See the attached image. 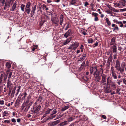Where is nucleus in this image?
<instances>
[{
  "label": "nucleus",
  "mask_w": 126,
  "mask_h": 126,
  "mask_svg": "<svg viewBox=\"0 0 126 126\" xmlns=\"http://www.w3.org/2000/svg\"><path fill=\"white\" fill-rule=\"evenodd\" d=\"M115 82L111 81L110 77H108L107 80V84L108 85H110L112 89L114 90L116 88Z\"/></svg>",
  "instance_id": "nucleus-1"
},
{
  "label": "nucleus",
  "mask_w": 126,
  "mask_h": 126,
  "mask_svg": "<svg viewBox=\"0 0 126 126\" xmlns=\"http://www.w3.org/2000/svg\"><path fill=\"white\" fill-rule=\"evenodd\" d=\"M113 4L114 5V6L115 7L121 8L122 7L126 5L125 1L123 0H121L116 3H113Z\"/></svg>",
  "instance_id": "nucleus-2"
},
{
  "label": "nucleus",
  "mask_w": 126,
  "mask_h": 126,
  "mask_svg": "<svg viewBox=\"0 0 126 126\" xmlns=\"http://www.w3.org/2000/svg\"><path fill=\"white\" fill-rule=\"evenodd\" d=\"M10 70H8L7 71V75L4 74H1L0 76V84L2 83L3 80H3L4 81H6L7 77V75L8 74V72H9Z\"/></svg>",
  "instance_id": "nucleus-3"
},
{
  "label": "nucleus",
  "mask_w": 126,
  "mask_h": 126,
  "mask_svg": "<svg viewBox=\"0 0 126 126\" xmlns=\"http://www.w3.org/2000/svg\"><path fill=\"white\" fill-rule=\"evenodd\" d=\"M98 70L96 66L92 67H90V73L92 74L93 73V74H95V73H96L98 72Z\"/></svg>",
  "instance_id": "nucleus-4"
},
{
  "label": "nucleus",
  "mask_w": 126,
  "mask_h": 126,
  "mask_svg": "<svg viewBox=\"0 0 126 126\" xmlns=\"http://www.w3.org/2000/svg\"><path fill=\"white\" fill-rule=\"evenodd\" d=\"M79 45L78 43H74L71 45L68 48L70 49L75 50L78 47Z\"/></svg>",
  "instance_id": "nucleus-5"
},
{
  "label": "nucleus",
  "mask_w": 126,
  "mask_h": 126,
  "mask_svg": "<svg viewBox=\"0 0 126 126\" xmlns=\"http://www.w3.org/2000/svg\"><path fill=\"white\" fill-rule=\"evenodd\" d=\"M94 77L95 79V81L97 82L99 81L100 79V76L99 72L95 73V74H93Z\"/></svg>",
  "instance_id": "nucleus-6"
},
{
  "label": "nucleus",
  "mask_w": 126,
  "mask_h": 126,
  "mask_svg": "<svg viewBox=\"0 0 126 126\" xmlns=\"http://www.w3.org/2000/svg\"><path fill=\"white\" fill-rule=\"evenodd\" d=\"M32 102H30V103L29 102H28V101H25L24 102L23 104H22V110H23L24 108L26 106H28L29 105H30V106L32 104Z\"/></svg>",
  "instance_id": "nucleus-7"
},
{
  "label": "nucleus",
  "mask_w": 126,
  "mask_h": 126,
  "mask_svg": "<svg viewBox=\"0 0 126 126\" xmlns=\"http://www.w3.org/2000/svg\"><path fill=\"white\" fill-rule=\"evenodd\" d=\"M60 122V120H58L53 122H50L48 123V125L49 126H53L57 124Z\"/></svg>",
  "instance_id": "nucleus-8"
},
{
  "label": "nucleus",
  "mask_w": 126,
  "mask_h": 126,
  "mask_svg": "<svg viewBox=\"0 0 126 126\" xmlns=\"http://www.w3.org/2000/svg\"><path fill=\"white\" fill-rule=\"evenodd\" d=\"M101 76L102 83H103V85H105L106 84V79L107 75L104 74H102Z\"/></svg>",
  "instance_id": "nucleus-9"
},
{
  "label": "nucleus",
  "mask_w": 126,
  "mask_h": 126,
  "mask_svg": "<svg viewBox=\"0 0 126 126\" xmlns=\"http://www.w3.org/2000/svg\"><path fill=\"white\" fill-rule=\"evenodd\" d=\"M71 31L70 29H69L65 33L64 35V36L66 38H67L68 36L70 35L71 34Z\"/></svg>",
  "instance_id": "nucleus-10"
},
{
  "label": "nucleus",
  "mask_w": 126,
  "mask_h": 126,
  "mask_svg": "<svg viewBox=\"0 0 126 126\" xmlns=\"http://www.w3.org/2000/svg\"><path fill=\"white\" fill-rule=\"evenodd\" d=\"M36 5H35L33 7V10H32L31 13V16L32 17L35 13V11L36 10Z\"/></svg>",
  "instance_id": "nucleus-11"
},
{
  "label": "nucleus",
  "mask_w": 126,
  "mask_h": 126,
  "mask_svg": "<svg viewBox=\"0 0 126 126\" xmlns=\"http://www.w3.org/2000/svg\"><path fill=\"white\" fill-rule=\"evenodd\" d=\"M86 57V55L85 54L83 55L78 60L79 61H82L85 60Z\"/></svg>",
  "instance_id": "nucleus-12"
},
{
  "label": "nucleus",
  "mask_w": 126,
  "mask_h": 126,
  "mask_svg": "<svg viewBox=\"0 0 126 126\" xmlns=\"http://www.w3.org/2000/svg\"><path fill=\"white\" fill-rule=\"evenodd\" d=\"M51 20L53 23L56 24H57L59 21L58 18L56 17H55L53 19H52Z\"/></svg>",
  "instance_id": "nucleus-13"
},
{
  "label": "nucleus",
  "mask_w": 126,
  "mask_h": 126,
  "mask_svg": "<svg viewBox=\"0 0 126 126\" xmlns=\"http://www.w3.org/2000/svg\"><path fill=\"white\" fill-rule=\"evenodd\" d=\"M120 66V63L119 61L117 60L116 62L115 67H118Z\"/></svg>",
  "instance_id": "nucleus-14"
},
{
  "label": "nucleus",
  "mask_w": 126,
  "mask_h": 126,
  "mask_svg": "<svg viewBox=\"0 0 126 126\" xmlns=\"http://www.w3.org/2000/svg\"><path fill=\"white\" fill-rule=\"evenodd\" d=\"M85 62L84 61L81 64L80 67L79 69V70H81L84 67V66L85 65Z\"/></svg>",
  "instance_id": "nucleus-15"
},
{
  "label": "nucleus",
  "mask_w": 126,
  "mask_h": 126,
  "mask_svg": "<svg viewBox=\"0 0 126 126\" xmlns=\"http://www.w3.org/2000/svg\"><path fill=\"white\" fill-rule=\"evenodd\" d=\"M60 25H62L63 21V16H61L60 17Z\"/></svg>",
  "instance_id": "nucleus-16"
},
{
  "label": "nucleus",
  "mask_w": 126,
  "mask_h": 126,
  "mask_svg": "<svg viewBox=\"0 0 126 126\" xmlns=\"http://www.w3.org/2000/svg\"><path fill=\"white\" fill-rule=\"evenodd\" d=\"M16 2H15V3L13 4V6L12 7V9H11V11H14L15 10L16 7Z\"/></svg>",
  "instance_id": "nucleus-17"
},
{
  "label": "nucleus",
  "mask_w": 126,
  "mask_h": 126,
  "mask_svg": "<svg viewBox=\"0 0 126 126\" xmlns=\"http://www.w3.org/2000/svg\"><path fill=\"white\" fill-rule=\"evenodd\" d=\"M77 0H70L69 2L71 5H74L77 2Z\"/></svg>",
  "instance_id": "nucleus-18"
},
{
  "label": "nucleus",
  "mask_w": 126,
  "mask_h": 126,
  "mask_svg": "<svg viewBox=\"0 0 126 126\" xmlns=\"http://www.w3.org/2000/svg\"><path fill=\"white\" fill-rule=\"evenodd\" d=\"M11 81L10 80V79H8L7 80V86L8 87H9V86L11 85Z\"/></svg>",
  "instance_id": "nucleus-19"
},
{
  "label": "nucleus",
  "mask_w": 126,
  "mask_h": 126,
  "mask_svg": "<svg viewBox=\"0 0 126 126\" xmlns=\"http://www.w3.org/2000/svg\"><path fill=\"white\" fill-rule=\"evenodd\" d=\"M105 18L107 24L109 26L110 25L111 23L109 21L108 18L107 17H105Z\"/></svg>",
  "instance_id": "nucleus-20"
},
{
  "label": "nucleus",
  "mask_w": 126,
  "mask_h": 126,
  "mask_svg": "<svg viewBox=\"0 0 126 126\" xmlns=\"http://www.w3.org/2000/svg\"><path fill=\"white\" fill-rule=\"evenodd\" d=\"M71 39H68L65 42L63 43V44L64 45H65L67 44L71 41Z\"/></svg>",
  "instance_id": "nucleus-21"
},
{
  "label": "nucleus",
  "mask_w": 126,
  "mask_h": 126,
  "mask_svg": "<svg viewBox=\"0 0 126 126\" xmlns=\"http://www.w3.org/2000/svg\"><path fill=\"white\" fill-rule=\"evenodd\" d=\"M5 65L8 68H10L11 67V64L9 62L6 63Z\"/></svg>",
  "instance_id": "nucleus-22"
},
{
  "label": "nucleus",
  "mask_w": 126,
  "mask_h": 126,
  "mask_svg": "<svg viewBox=\"0 0 126 126\" xmlns=\"http://www.w3.org/2000/svg\"><path fill=\"white\" fill-rule=\"evenodd\" d=\"M112 53L110 54V56L108 59V60L110 62L112 61Z\"/></svg>",
  "instance_id": "nucleus-23"
},
{
  "label": "nucleus",
  "mask_w": 126,
  "mask_h": 126,
  "mask_svg": "<svg viewBox=\"0 0 126 126\" xmlns=\"http://www.w3.org/2000/svg\"><path fill=\"white\" fill-rule=\"evenodd\" d=\"M115 40L114 38H113L111 40L110 43V45H114L115 43Z\"/></svg>",
  "instance_id": "nucleus-24"
},
{
  "label": "nucleus",
  "mask_w": 126,
  "mask_h": 126,
  "mask_svg": "<svg viewBox=\"0 0 126 126\" xmlns=\"http://www.w3.org/2000/svg\"><path fill=\"white\" fill-rule=\"evenodd\" d=\"M112 74V76L113 77V79H116L117 78V76L115 73L114 72H112L111 73Z\"/></svg>",
  "instance_id": "nucleus-25"
},
{
  "label": "nucleus",
  "mask_w": 126,
  "mask_h": 126,
  "mask_svg": "<svg viewBox=\"0 0 126 126\" xmlns=\"http://www.w3.org/2000/svg\"><path fill=\"white\" fill-rule=\"evenodd\" d=\"M25 11L28 14H29L31 11V9L30 8H25Z\"/></svg>",
  "instance_id": "nucleus-26"
},
{
  "label": "nucleus",
  "mask_w": 126,
  "mask_h": 126,
  "mask_svg": "<svg viewBox=\"0 0 126 126\" xmlns=\"http://www.w3.org/2000/svg\"><path fill=\"white\" fill-rule=\"evenodd\" d=\"M67 124V121H64L61 123L59 124L60 126H63Z\"/></svg>",
  "instance_id": "nucleus-27"
},
{
  "label": "nucleus",
  "mask_w": 126,
  "mask_h": 126,
  "mask_svg": "<svg viewBox=\"0 0 126 126\" xmlns=\"http://www.w3.org/2000/svg\"><path fill=\"white\" fill-rule=\"evenodd\" d=\"M116 49V46L114 45L113 47V52H116L117 51Z\"/></svg>",
  "instance_id": "nucleus-28"
},
{
  "label": "nucleus",
  "mask_w": 126,
  "mask_h": 126,
  "mask_svg": "<svg viewBox=\"0 0 126 126\" xmlns=\"http://www.w3.org/2000/svg\"><path fill=\"white\" fill-rule=\"evenodd\" d=\"M31 98V96L30 95H29L27 96L26 101H27L28 102H30V100Z\"/></svg>",
  "instance_id": "nucleus-29"
},
{
  "label": "nucleus",
  "mask_w": 126,
  "mask_h": 126,
  "mask_svg": "<svg viewBox=\"0 0 126 126\" xmlns=\"http://www.w3.org/2000/svg\"><path fill=\"white\" fill-rule=\"evenodd\" d=\"M88 41L89 43H92L94 42V41L92 38H89L88 39Z\"/></svg>",
  "instance_id": "nucleus-30"
},
{
  "label": "nucleus",
  "mask_w": 126,
  "mask_h": 126,
  "mask_svg": "<svg viewBox=\"0 0 126 126\" xmlns=\"http://www.w3.org/2000/svg\"><path fill=\"white\" fill-rule=\"evenodd\" d=\"M25 6V5H24L23 4H22L21 5L20 8L21 9V10L23 12H24V11Z\"/></svg>",
  "instance_id": "nucleus-31"
},
{
  "label": "nucleus",
  "mask_w": 126,
  "mask_h": 126,
  "mask_svg": "<svg viewBox=\"0 0 126 126\" xmlns=\"http://www.w3.org/2000/svg\"><path fill=\"white\" fill-rule=\"evenodd\" d=\"M41 108V106H40V105H39L36 108L35 110V111H39L40 110V108Z\"/></svg>",
  "instance_id": "nucleus-32"
},
{
  "label": "nucleus",
  "mask_w": 126,
  "mask_h": 126,
  "mask_svg": "<svg viewBox=\"0 0 126 126\" xmlns=\"http://www.w3.org/2000/svg\"><path fill=\"white\" fill-rule=\"evenodd\" d=\"M42 8L43 9H45V10L46 11H47V10H48V8L47 7L46 5L44 4H43L42 5Z\"/></svg>",
  "instance_id": "nucleus-33"
},
{
  "label": "nucleus",
  "mask_w": 126,
  "mask_h": 126,
  "mask_svg": "<svg viewBox=\"0 0 126 126\" xmlns=\"http://www.w3.org/2000/svg\"><path fill=\"white\" fill-rule=\"evenodd\" d=\"M124 69L123 68H121V67H120L119 71H120V73L122 74H123L124 72Z\"/></svg>",
  "instance_id": "nucleus-34"
},
{
  "label": "nucleus",
  "mask_w": 126,
  "mask_h": 126,
  "mask_svg": "<svg viewBox=\"0 0 126 126\" xmlns=\"http://www.w3.org/2000/svg\"><path fill=\"white\" fill-rule=\"evenodd\" d=\"M57 110H56L55 109L50 114V115L52 116L53 114H54L56 113L57 112Z\"/></svg>",
  "instance_id": "nucleus-35"
},
{
  "label": "nucleus",
  "mask_w": 126,
  "mask_h": 126,
  "mask_svg": "<svg viewBox=\"0 0 126 126\" xmlns=\"http://www.w3.org/2000/svg\"><path fill=\"white\" fill-rule=\"evenodd\" d=\"M118 24H119V26L121 27H123V24L122 22L121 21H119L118 23Z\"/></svg>",
  "instance_id": "nucleus-36"
},
{
  "label": "nucleus",
  "mask_w": 126,
  "mask_h": 126,
  "mask_svg": "<svg viewBox=\"0 0 126 126\" xmlns=\"http://www.w3.org/2000/svg\"><path fill=\"white\" fill-rule=\"evenodd\" d=\"M68 108V106H65L62 109V111H64L66 110Z\"/></svg>",
  "instance_id": "nucleus-37"
},
{
  "label": "nucleus",
  "mask_w": 126,
  "mask_h": 126,
  "mask_svg": "<svg viewBox=\"0 0 126 126\" xmlns=\"http://www.w3.org/2000/svg\"><path fill=\"white\" fill-rule=\"evenodd\" d=\"M31 5V3L30 2H28L27 4L26 8H30V6Z\"/></svg>",
  "instance_id": "nucleus-38"
},
{
  "label": "nucleus",
  "mask_w": 126,
  "mask_h": 126,
  "mask_svg": "<svg viewBox=\"0 0 126 126\" xmlns=\"http://www.w3.org/2000/svg\"><path fill=\"white\" fill-rule=\"evenodd\" d=\"M52 110L51 109H48L46 111L45 114H49L50 112Z\"/></svg>",
  "instance_id": "nucleus-39"
},
{
  "label": "nucleus",
  "mask_w": 126,
  "mask_h": 126,
  "mask_svg": "<svg viewBox=\"0 0 126 126\" xmlns=\"http://www.w3.org/2000/svg\"><path fill=\"white\" fill-rule=\"evenodd\" d=\"M9 74L8 77V78L9 79H10V78H11V76L12 75V72H10L8 74Z\"/></svg>",
  "instance_id": "nucleus-40"
},
{
  "label": "nucleus",
  "mask_w": 126,
  "mask_h": 126,
  "mask_svg": "<svg viewBox=\"0 0 126 126\" xmlns=\"http://www.w3.org/2000/svg\"><path fill=\"white\" fill-rule=\"evenodd\" d=\"M7 114H8L7 111H4L3 113V116L4 117L5 116H7Z\"/></svg>",
  "instance_id": "nucleus-41"
},
{
  "label": "nucleus",
  "mask_w": 126,
  "mask_h": 126,
  "mask_svg": "<svg viewBox=\"0 0 126 126\" xmlns=\"http://www.w3.org/2000/svg\"><path fill=\"white\" fill-rule=\"evenodd\" d=\"M73 120V118L71 117H69L67 120L68 121V122H70Z\"/></svg>",
  "instance_id": "nucleus-42"
},
{
  "label": "nucleus",
  "mask_w": 126,
  "mask_h": 126,
  "mask_svg": "<svg viewBox=\"0 0 126 126\" xmlns=\"http://www.w3.org/2000/svg\"><path fill=\"white\" fill-rule=\"evenodd\" d=\"M111 10L114 12H116L117 13L118 12V11L116 10L114 8H112L111 9Z\"/></svg>",
  "instance_id": "nucleus-43"
},
{
  "label": "nucleus",
  "mask_w": 126,
  "mask_h": 126,
  "mask_svg": "<svg viewBox=\"0 0 126 126\" xmlns=\"http://www.w3.org/2000/svg\"><path fill=\"white\" fill-rule=\"evenodd\" d=\"M55 117V116L50 115V116L47 119V120L48 119H51L54 118Z\"/></svg>",
  "instance_id": "nucleus-44"
},
{
  "label": "nucleus",
  "mask_w": 126,
  "mask_h": 126,
  "mask_svg": "<svg viewBox=\"0 0 126 126\" xmlns=\"http://www.w3.org/2000/svg\"><path fill=\"white\" fill-rule=\"evenodd\" d=\"M120 90V89L119 88H118V89H117V91H116V93L117 94H120V93L119 92Z\"/></svg>",
  "instance_id": "nucleus-45"
},
{
  "label": "nucleus",
  "mask_w": 126,
  "mask_h": 126,
  "mask_svg": "<svg viewBox=\"0 0 126 126\" xmlns=\"http://www.w3.org/2000/svg\"><path fill=\"white\" fill-rule=\"evenodd\" d=\"M92 15H94V16H98V14L97 13L93 12L92 13Z\"/></svg>",
  "instance_id": "nucleus-46"
},
{
  "label": "nucleus",
  "mask_w": 126,
  "mask_h": 126,
  "mask_svg": "<svg viewBox=\"0 0 126 126\" xmlns=\"http://www.w3.org/2000/svg\"><path fill=\"white\" fill-rule=\"evenodd\" d=\"M23 94L24 95L23 96V97L25 99V98L26 97L27 95V94L26 92H24L23 93Z\"/></svg>",
  "instance_id": "nucleus-47"
},
{
  "label": "nucleus",
  "mask_w": 126,
  "mask_h": 126,
  "mask_svg": "<svg viewBox=\"0 0 126 126\" xmlns=\"http://www.w3.org/2000/svg\"><path fill=\"white\" fill-rule=\"evenodd\" d=\"M95 17L94 18V21H97L98 20V17H97V16H94Z\"/></svg>",
  "instance_id": "nucleus-48"
},
{
  "label": "nucleus",
  "mask_w": 126,
  "mask_h": 126,
  "mask_svg": "<svg viewBox=\"0 0 126 126\" xmlns=\"http://www.w3.org/2000/svg\"><path fill=\"white\" fill-rule=\"evenodd\" d=\"M69 24H70L69 23L67 24V26L65 28V30H67L68 29V28H69Z\"/></svg>",
  "instance_id": "nucleus-49"
},
{
  "label": "nucleus",
  "mask_w": 126,
  "mask_h": 126,
  "mask_svg": "<svg viewBox=\"0 0 126 126\" xmlns=\"http://www.w3.org/2000/svg\"><path fill=\"white\" fill-rule=\"evenodd\" d=\"M20 89H18L17 90V92L16 94V95L17 96L18 94V93L19 92Z\"/></svg>",
  "instance_id": "nucleus-50"
},
{
  "label": "nucleus",
  "mask_w": 126,
  "mask_h": 126,
  "mask_svg": "<svg viewBox=\"0 0 126 126\" xmlns=\"http://www.w3.org/2000/svg\"><path fill=\"white\" fill-rule=\"evenodd\" d=\"M89 4L88 3L87 1H86L85 2L84 4V6L85 7H86L87 5H88Z\"/></svg>",
  "instance_id": "nucleus-51"
},
{
  "label": "nucleus",
  "mask_w": 126,
  "mask_h": 126,
  "mask_svg": "<svg viewBox=\"0 0 126 126\" xmlns=\"http://www.w3.org/2000/svg\"><path fill=\"white\" fill-rule=\"evenodd\" d=\"M15 88V89L14 90H13L12 91V94H14L15 93V90L16 89V87H14V88Z\"/></svg>",
  "instance_id": "nucleus-52"
},
{
  "label": "nucleus",
  "mask_w": 126,
  "mask_h": 126,
  "mask_svg": "<svg viewBox=\"0 0 126 126\" xmlns=\"http://www.w3.org/2000/svg\"><path fill=\"white\" fill-rule=\"evenodd\" d=\"M111 73H112V72H114V71L113 67V66H112L111 67Z\"/></svg>",
  "instance_id": "nucleus-53"
},
{
  "label": "nucleus",
  "mask_w": 126,
  "mask_h": 126,
  "mask_svg": "<svg viewBox=\"0 0 126 126\" xmlns=\"http://www.w3.org/2000/svg\"><path fill=\"white\" fill-rule=\"evenodd\" d=\"M4 123H7L9 124L10 123V121L8 120H5L4 121Z\"/></svg>",
  "instance_id": "nucleus-54"
},
{
  "label": "nucleus",
  "mask_w": 126,
  "mask_h": 126,
  "mask_svg": "<svg viewBox=\"0 0 126 126\" xmlns=\"http://www.w3.org/2000/svg\"><path fill=\"white\" fill-rule=\"evenodd\" d=\"M4 104V102L3 100H0V104L3 105Z\"/></svg>",
  "instance_id": "nucleus-55"
},
{
  "label": "nucleus",
  "mask_w": 126,
  "mask_h": 126,
  "mask_svg": "<svg viewBox=\"0 0 126 126\" xmlns=\"http://www.w3.org/2000/svg\"><path fill=\"white\" fill-rule=\"evenodd\" d=\"M42 99V97L40 96L39 97V98L38 99V100L40 102H41V101Z\"/></svg>",
  "instance_id": "nucleus-56"
},
{
  "label": "nucleus",
  "mask_w": 126,
  "mask_h": 126,
  "mask_svg": "<svg viewBox=\"0 0 126 126\" xmlns=\"http://www.w3.org/2000/svg\"><path fill=\"white\" fill-rule=\"evenodd\" d=\"M118 30V28L117 26H115V28L113 29V31H114V30Z\"/></svg>",
  "instance_id": "nucleus-57"
},
{
  "label": "nucleus",
  "mask_w": 126,
  "mask_h": 126,
  "mask_svg": "<svg viewBox=\"0 0 126 126\" xmlns=\"http://www.w3.org/2000/svg\"><path fill=\"white\" fill-rule=\"evenodd\" d=\"M11 121L12 122L14 123H15L16 122V120L14 118H13L12 119Z\"/></svg>",
  "instance_id": "nucleus-58"
},
{
  "label": "nucleus",
  "mask_w": 126,
  "mask_h": 126,
  "mask_svg": "<svg viewBox=\"0 0 126 126\" xmlns=\"http://www.w3.org/2000/svg\"><path fill=\"white\" fill-rule=\"evenodd\" d=\"M82 34L84 35H85L87 34V33L84 31H83L82 32Z\"/></svg>",
  "instance_id": "nucleus-59"
},
{
  "label": "nucleus",
  "mask_w": 126,
  "mask_h": 126,
  "mask_svg": "<svg viewBox=\"0 0 126 126\" xmlns=\"http://www.w3.org/2000/svg\"><path fill=\"white\" fill-rule=\"evenodd\" d=\"M117 55L116 54H115L113 55V58L114 59H115L117 57Z\"/></svg>",
  "instance_id": "nucleus-60"
},
{
  "label": "nucleus",
  "mask_w": 126,
  "mask_h": 126,
  "mask_svg": "<svg viewBox=\"0 0 126 126\" xmlns=\"http://www.w3.org/2000/svg\"><path fill=\"white\" fill-rule=\"evenodd\" d=\"M102 117L104 119H106V116L105 115H102Z\"/></svg>",
  "instance_id": "nucleus-61"
},
{
  "label": "nucleus",
  "mask_w": 126,
  "mask_h": 126,
  "mask_svg": "<svg viewBox=\"0 0 126 126\" xmlns=\"http://www.w3.org/2000/svg\"><path fill=\"white\" fill-rule=\"evenodd\" d=\"M113 21L114 22L116 23V24H118V23L119 22L116 19L114 20H113Z\"/></svg>",
  "instance_id": "nucleus-62"
},
{
  "label": "nucleus",
  "mask_w": 126,
  "mask_h": 126,
  "mask_svg": "<svg viewBox=\"0 0 126 126\" xmlns=\"http://www.w3.org/2000/svg\"><path fill=\"white\" fill-rule=\"evenodd\" d=\"M83 119H84V121H86L87 119V117L84 116L83 117Z\"/></svg>",
  "instance_id": "nucleus-63"
},
{
  "label": "nucleus",
  "mask_w": 126,
  "mask_h": 126,
  "mask_svg": "<svg viewBox=\"0 0 126 126\" xmlns=\"http://www.w3.org/2000/svg\"><path fill=\"white\" fill-rule=\"evenodd\" d=\"M121 10H122V11L123 12L126 11V8L123 9H121Z\"/></svg>",
  "instance_id": "nucleus-64"
}]
</instances>
